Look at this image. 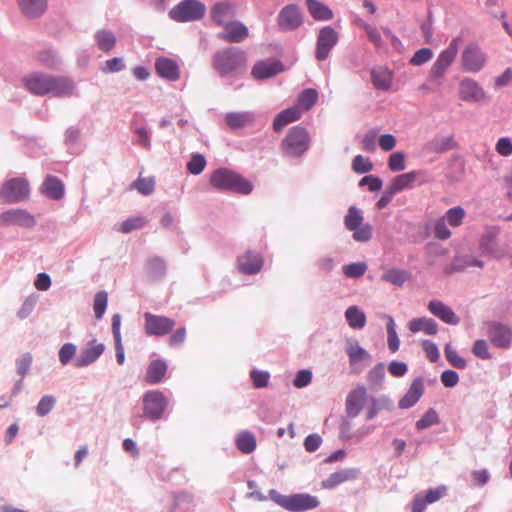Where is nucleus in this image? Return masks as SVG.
<instances>
[{
    "label": "nucleus",
    "instance_id": "f257e3e1",
    "mask_svg": "<svg viewBox=\"0 0 512 512\" xmlns=\"http://www.w3.org/2000/svg\"><path fill=\"white\" fill-rule=\"evenodd\" d=\"M26 89L37 96L52 93L56 97H70L74 94L75 83L68 77L52 76L33 72L23 78Z\"/></svg>",
    "mask_w": 512,
    "mask_h": 512
},
{
    "label": "nucleus",
    "instance_id": "f03ea898",
    "mask_svg": "<svg viewBox=\"0 0 512 512\" xmlns=\"http://www.w3.org/2000/svg\"><path fill=\"white\" fill-rule=\"evenodd\" d=\"M246 66V53L237 47L220 49L212 57V67L221 77L239 75Z\"/></svg>",
    "mask_w": 512,
    "mask_h": 512
},
{
    "label": "nucleus",
    "instance_id": "7ed1b4c3",
    "mask_svg": "<svg viewBox=\"0 0 512 512\" xmlns=\"http://www.w3.org/2000/svg\"><path fill=\"white\" fill-rule=\"evenodd\" d=\"M210 184L217 190L248 195L253 184L239 173L228 168H219L210 175Z\"/></svg>",
    "mask_w": 512,
    "mask_h": 512
},
{
    "label": "nucleus",
    "instance_id": "20e7f679",
    "mask_svg": "<svg viewBox=\"0 0 512 512\" xmlns=\"http://www.w3.org/2000/svg\"><path fill=\"white\" fill-rule=\"evenodd\" d=\"M311 136L301 125L290 128L280 143V149L285 157L299 158L310 148Z\"/></svg>",
    "mask_w": 512,
    "mask_h": 512
},
{
    "label": "nucleus",
    "instance_id": "39448f33",
    "mask_svg": "<svg viewBox=\"0 0 512 512\" xmlns=\"http://www.w3.org/2000/svg\"><path fill=\"white\" fill-rule=\"evenodd\" d=\"M272 499L281 507L292 512H302L318 507L319 500L310 494H294L290 496L280 495L271 491Z\"/></svg>",
    "mask_w": 512,
    "mask_h": 512
},
{
    "label": "nucleus",
    "instance_id": "423d86ee",
    "mask_svg": "<svg viewBox=\"0 0 512 512\" xmlns=\"http://www.w3.org/2000/svg\"><path fill=\"white\" fill-rule=\"evenodd\" d=\"M205 11L203 3L197 0H184L170 10L169 16L177 22H190L203 18Z\"/></svg>",
    "mask_w": 512,
    "mask_h": 512
},
{
    "label": "nucleus",
    "instance_id": "0eeeda50",
    "mask_svg": "<svg viewBox=\"0 0 512 512\" xmlns=\"http://www.w3.org/2000/svg\"><path fill=\"white\" fill-rule=\"evenodd\" d=\"M363 216L360 210L351 206L345 216L344 223L348 230L353 231V239L357 242H367L372 237V227L362 224Z\"/></svg>",
    "mask_w": 512,
    "mask_h": 512
},
{
    "label": "nucleus",
    "instance_id": "6e6552de",
    "mask_svg": "<svg viewBox=\"0 0 512 512\" xmlns=\"http://www.w3.org/2000/svg\"><path fill=\"white\" fill-rule=\"evenodd\" d=\"M169 399L158 390H151L143 396V411L144 415L152 421L162 418Z\"/></svg>",
    "mask_w": 512,
    "mask_h": 512
},
{
    "label": "nucleus",
    "instance_id": "1a4fd4ad",
    "mask_svg": "<svg viewBox=\"0 0 512 512\" xmlns=\"http://www.w3.org/2000/svg\"><path fill=\"white\" fill-rule=\"evenodd\" d=\"M459 98L467 103H487L490 98L482 86L474 79L465 77L460 80L458 85Z\"/></svg>",
    "mask_w": 512,
    "mask_h": 512
},
{
    "label": "nucleus",
    "instance_id": "9d476101",
    "mask_svg": "<svg viewBox=\"0 0 512 512\" xmlns=\"http://www.w3.org/2000/svg\"><path fill=\"white\" fill-rule=\"evenodd\" d=\"M487 63V55L477 44L467 45L461 54L462 69L468 73H478Z\"/></svg>",
    "mask_w": 512,
    "mask_h": 512
},
{
    "label": "nucleus",
    "instance_id": "9b49d317",
    "mask_svg": "<svg viewBox=\"0 0 512 512\" xmlns=\"http://www.w3.org/2000/svg\"><path fill=\"white\" fill-rule=\"evenodd\" d=\"M144 331L148 336L162 337L173 331L175 321L169 317L144 313Z\"/></svg>",
    "mask_w": 512,
    "mask_h": 512
},
{
    "label": "nucleus",
    "instance_id": "f8f14e48",
    "mask_svg": "<svg viewBox=\"0 0 512 512\" xmlns=\"http://www.w3.org/2000/svg\"><path fill=\"white\" fill-rule=\"evenodd\" d=\"M338 40L339 33L333 27L325 26L321 28L317 36L315 58L318 61L326 60Z\"/></svg>",
    "mask_w": 512,
    "mask_h": 512
},
{
    "label": "nucleus",
    "instance_id": "ddd939ff",
    "mask_svg": "<svg viewBox=\"0 0 512 512\" xmlns=\"http://www.w3.org/2000/svg\"><path fill=\"white\" fill-rule=\"evenodd\" d=\"M29 195V184L24 178L8 180L0 191V196L8 203L19 202Z\"/></svg>",
    "mask_w": 512,
    "mask_h": 512
},
{
    "label": "nucleus",
    "instance_id": "4468645a",
    "mask_svg": "<svg viewBox=\"0 0 512 512\" xmlns=\"http://www.w3.org/2000/svg\"><path fill=\"white\" fill-rule=\"evenodd\" d=\"M486 334L495 347L507 349L512 345V329L503 323L488 322Z\"/></svg>",
    "mask_w": 512,
    "mask_h": 512
},
{
    "label": "nucleus",
    "instance_id": "2eb2a0df",
    "mask_svg": "<svg viewBox=\"0 0 512 512\" xmlns=\"http://www.w3.org/2000/svg\"><path fill=\"white\" fill-rule=\"evenodd\" d=\"M499 233L500 230L496 226L486 228L479 239V249L483 255H489L496 259H501L506 255L503 250L497 247V237Z\"/></svg>",
    "mask_w": 512,
    "mask_h": 512
},
{
    "label": "nucleus",
    "instance_id": "dca6fc26",
    "mask_svg": "<svg viewBox=\"0 0 512 512\" xmlns=\"http://www.w3.org/2000/svg\"><path fill=\"white\" fill-rule=\"evenodd\" d=\"M222 28L217 36L228 43H241L249 36L248 28L240 21L232 20Z\"/></svg>",
    "mask_w": 512,
    "mask_h": 512
},
{
    "label": "nucleus",
    "instance_id": "f3484780",
    "mask_svg": "<svg viewBox=\"0 0 512 512\" xmlns=\"http://www.w3.org/2000/svg\"><path fill=\"white\" fill-rule=\"evenodd\" d=\"M278 26L283 31L297 29L302 24V16L296 5L285 6L278 14Z\"/></svg>",
    "mask_w": 512,
    "mask_h": 512
},
{
    "label": "nucleus",
    "instance_id": "a211bd4d",
    "mask_svg": "<svg viewBox=\"0 0 512 512\" xmlns=\"http://www.w3.org/2000/svg\"><path fill=\"white\" fill-rule=\"evenodd\" d=\"M263 266V258L259 253L247 251L237 259L239 271L246 275L258 273Z\"/></svg>",
    "mask_w": 512,
    "mask_h": 512
},
{
    "label": "nucleus",
    "instance_id": "6ab92c4d",
    "mask_svg": "<svg viewBox=\"0 0 512 512\" xmlns=\"http://www.w3.org/2000/svg\"><path fill=\"white\" fill-rule=\"evenodd\" d=\"M155 71L159 77L168 81H177L180 78V68L171 58L161 56L155 61Z\"/></svg>",
    "mask_w": 512,
    "mask_h": 512
},
{
    "label": "nucleus",
    "instance_id": "aec40b11",
    "mask_svg": "<svg viewBox=\"0 0 512 512\" xmlns=\"http://www.w3.org/2000/svg\"><path fill=\"white\" fill-rule=\"evenodd\" d=\"M367 397L364 386H357L351 390L346 398V413L349 417H356L362 410Z\"/></svg>",
    "mask_w": 512,
    "mask_h": 512
},
{
    "label": "nucleus",
    "instance_id": "412c9836",
    "mask_svg": "<svg viewBox=\"0 0 512 512\" xmlns=\"http://www.w3.org/2000/svg\"><path fill=\"white\" fill-rule=\"evenodd\" d=\"M448 70V51H443L436 62L433 64L428 85L430 88H436L445 82V75Z\"/></svg>",
    "mask_w": 512,
    "mask_h": 512
},
{
    "label": "nucleus",
    "instance_id": "4be33fe9",
    "mask_svg": "<svg viewBox=\"0 0 512 512\" xmlns=\"http://www.w3.org/2000/svg\"><path fill=\"white\" fill-rule=\"evenodd\" d=\"M0 221L4 225H17L22 227H31L34 225V217L22 209H12L5 211L0 216Z\"/></svg>",
    "mask_w": 512,
    "mask_h": 512
},
{
    "label": "nucleus",
    "instance_id": "5701e85b",
    "mask_svg": "<svg viewBox=\"0 0 512 512\" xmlns=\"http://www.w3.org/2000/svg\"><path fill=\"white\" fill-rule=\"evenodd\" d=\"M210 14L212 21L222 27L234 19L235 7L229 2H219L211 8Z\"/></svg>",
    "mask_w": 512,
    "mask_h": 512
},
{
    "label": "nucleus",
    "instance_id": "b1692460",
    "mask_svg": "<svg viewBox=\"0 0 512 512\" xmlns=\"http://www.w3.org/2000/svg\"><path fill=\"white\" fill-rule=\"evenodd\" d=\"M104 350V344L97 343L96 340L91 341L76 358L75 366L81 368L92 364L103 354Z\"/></svg>",
    "mask_w": 512,
    "mask_h": 512
},
{
    "label": "nucleus",
    "instance_id": "393cba45",
    "mask_svg": "<svg viewBox=\"0 0 512 512\" xmlns=\"http://www.w3.org/2000/svg\"><path fill=\"white\" fill-rule=\"evenodd\" d=\"M283 71V66L277 61H258L251 70L254 79L263 80Z\"/></svg>",
    "mask_w": 512,
    "mask_h": 512
},
{
    "label": "nucleus",
    "instance_id": "a878e982",
    "mask_svg": "<svg viewBox=\"0 0 512 512\" xmlns=\"http://www.w3.org/2000/svg\"><path fill=\"white\" fill-rule=\"evenodd\" d=\"M425 390L424 381L422 378H416L410 385L407 393L399 400V407L401 409H408L414 406L421 396L423 395Z\"/></svg>",
    "mask_w": 512,
    "mask_h": 512
},
{
    "label": "nucleus",
    "instance_id": "bb28decb",
    "mask_svg": "<svg viewBox=\"0 0 512 512\" xmlns=\"http://www.w3.org/2000/svg\"><path fill=\"white\" fill-rule=\"evenodd\" d=\"M167 363L162 359H156L149 363L144 376V381L148 384L160 383L167 372Z\"/></svg>",
    "mask_w": 512,
    "mask_h": 512
},
{
    "label": "nucleus",
    "instance_id": "cd10ccee",
    "mask_svg": "<svg viewBox=\"0 0 512 512\" xmlns=\"http://www.w3.org/2000/svg\"><path fill=\"white\" fill-rule=\"evenodd\" d=\"M371 81L375 89L388 91L392 85L393 74L387 67L373 68Z\"/></svg>",
    "mask_w": 512,
    "mask_h": 512
},
{
    "label": "nucleus",
    "instance_id": "c85d7f7f",
    "mask_svg": "<svg viewBox=\"0 0 512 512\" xmlns=\"http://www.w3.org/2000/svg\"><path fill=\"white\" fill-rule=\"evenodd\" d=\"M302 113L298 106H293L281 111L273 121V130L281 132L285 126L300 119Z\"/></svg>",
    "mask_w": 512,
    "mask_h": 512
},
{
    "label": "nucleus",
    "instance_id": "c756f323",
    "mask_svg": "<svg viewBox=\"0 0 512 512\" xmlns=\"http://www.w3.org/2000/svg\"><path fill=\"white\" fill-rule=\"evenodd\" d=\"M41 192L50 199L59 200L64 195V185L55 176H48L41 185Z\"/></svg>",
    "mask_w": 512,
    "mask_h": 512
},
{
    "label": "nucleus",
    "instance_id": "7c9ffc66",
    "mask_svg": "<svg viewBox=\"0 0 512 512\" xmlns=\"http://www.w3.org/2000/svg\"><path fill=\"white\" fill-rule=\"evenodd\" d=\"M358 476V471L355 469H344L334 472L328 478L322 481V487L331 489L346 481L355 479Z\"/></svg>",
    "mask_w": 512,
    "mask_h": 512
},
{
    "label": "nucleus",
    "instance_id": "2f4dec72",
    "mask_svg": "<svg viewBox=\"0 0 512 512\" xmlns=\"http://www.w3.org/2000/svg\"><path fill=\"white\" fill-rule=\"evenodd\" d=\"M227 126L232 130L241 129L254 122L251 112H229L225 116Z\"/></svg>",
    "mask_w": 512,
    "mask_h": 512
},
{
    "label": "nucleus",
    "instance_id": "473e14b6",
    "mask_svg": "<svg viewBox=\"0 0 512 512\" xmlns=\"http://www.w3.org/2000/svg\"><path fill=\"white\" fill-rule=\"evenodd\" d=\"M408 328L412 333L423 331L427 335L437 333V324L431 318L420 317L414 318L408 323Z\"/></svg>",
    "mask_w": 512,
    "mask_h": 512
},
{
    "label": "nucleus",
    "instance_id": "72a5a7b5",
    "mask_svg": "<svg viewBox=\"0 0 512 512\" xmlns=\"http://www.w3.org/2000/svg\"><path fill=\"white\" fill-rule=\"evenodd\" d=\"M21 11L28 17H38L44 13L47 0H18Z\"/></svg>",
    "mask_w": 512,
    "mask_h": 512
},
{
    "label": "nucleus",
    "instance_id": "f704fd0d",
    "mask_svg": "<svg viewBox=\"0 0 512 512\" xmlns=\"http://www.w3.org/2000/svg\"><path fill=\"white\" fill-rule=\"evenodd\" d=\"M353 24L356 25L357 27L362 28L365 31L366 37L375 47L382 46L383 40L381 37V33L376 26L367 23L358 16L353 19Z\"/></svg>",
    "mask_w": 512,
    "mask_h": 512
},
{
    "label": "nucleus",
    "instance_id": "c9c22d12",
    "mask_svg": "<svg viewBox=\"0 0 512 512\" xmlns=\"http://www.w3.org/2000/svg\"><path fill=\"white\" fill-rule=\"evenodd\" d=\"M306 5L315 20H331L333 18L331 9L317 0H306Z\"/></svg>",
    "mask_w": 512,
    "mask_h": 512
},
{
    "label": "nucleus",
    "instance_id": "e433bc0d",
    "mask_svg": "<svg viewBox=\"0 0 512 512\" xmlns=\"http://www.w3.org/2000/svg\"><path fill=\"white\" fill-rule=\"evenodd\" d=\"M418 177V172L411 171L407 173L400 174L392 179L389 183V187L395 192L398 193L404 189L410 188L413 186L414 182Z\"/></svg>",
    "mask_w": 512,
    "mask_h": 512
},
{
    "label": "nucleus",
    "instance_id": "4c0bfd02",
    "mask_svg": "<svg viewBox=\"0 0 512 512\" xmlns=\"http://www.w3.org/2000/svg\"><path fill=\"white\" fill-rule=\"evenodd\" d=\"M235 444L242 453L249 454L256 448V438L251 432L243 431L237 435Z\"/></svg>",
    "mask_w": 512,
    "mask_h": 512
},
{
    "label": "nucleus",
    "instance_id": "58836bf2",
    "mask_svg": "<svg viewBox=\"0 0 512 512\" xmlns=\"http://www.w3.org/2000/svg\"><path fill=\"white\" fill-rule=\"evenodd\" d=\"M345 318L353 329H361L366 324V316L357 306H350L345 312Z\"/></svg>",
    "mask_w": 512,
    "mask_h": 512
},
{
    "label": "nucleus",
    "instance_id": "ea45409f",
    "mask_svg": "<svg viewBox=\"0 0 512 512\" xmlns=\"http://www.w3.org/2000/svg\"><path fill=\"white\" fill-rule=\"evenodd\" d=\"M351 365L357 364L366 359H370V354L362 348L357 341L349 343L346 348Z\"/></svg>",
    "mask_w": 512,
    "mask_h": 512
},
{
    "label": "nucleus",
    "instance_id": "a19ab883",
    "mask_svg": "<svg viewBox=\"0 0 512 512\" xmlns=\"http://www.w3.org/2000/svg\"><path fill=\"white\" fill-rule=\"evenodd\" d=\"M318 99V93L313 88L305 89L298 97L297 105L299 109L301 110V113L303 111H308L312 108V106L316 103Z\"/></svg>",
    "mask_w": 512,
    "mask_h": 512
},
{
    "label": "nucleus",
    "instance_id": "79ce46f5",
    "mask_svg": "<svg viewBox=\"0 0 512 512\" xmlns=\"http://www.w3.org/2000/svg\"><path fill=\"white\" fill-rule=\"evenodd\" d=\"M130 188L137 190L142 195H150L155 189V178L139 176L132 182Z\"/></svg>",
    "mask_w": 512,
    "mask_h": 512
},
{
    "label": "nucleus",
    "instance_id": "37998d69",
    "mask_svg": "<svg viewBox=\"0 0 512 512\" xmlns=\"http://www.w3.org/2000/svg\"><path fill=\"white\" fill-rule=\"evenodd\" d=\"M382 279L397 287H401L409 279V273L399 269H389L383 275Z\"/></svg>",
    "mask_w": 512,
    "mask_h": 512
},
{
    "label": "nucleus",
    "instance_id": "c03bdc74",
    "mask_svg": "<svg viewBox=\"0 0 512 512\" xmlns=\"http://www.w3.org/2000/svg\"><path fill=\"white\" fill-rule=\"evenodd\" d=\"M146 270L152 277H161L165 274L166 265L162 258L154 256L147 260Z\"/></svg>",
    "mask_w": 512,
    "mask_h": 512
},
{
    "label": "nucleus",
    "instance_id": "a18cd8bd",
    "mask_svg": "<svg viewBox=\"0 0 512 512\" xmlns=\"http://www.w3.org/2000/svg\"><path fill=\"white\" fill-rule=\"evenodd\" d=\"M95 38L99 49L103 51H110L116 43L114 34L106 30L97 32Z\"/></svg>",
    "mask_w": 512,
    "mask_h": 512
},
{
    "label": "nucleus",
    "instance_id": "49530a36",
    "mask_svg": "<svg viewBox=\"0 0 512 512\" xmlns=\"http://www.w3.org/2000/svg\"><path fill=\"white\" fill-rule=\"evenodd\" d=\"M147 223V219L144 216H136L129 218L119 224L118 231L122 233H130L133 230L144 227Z\"/></svg>",
    "mask_w": 512,
    "mask_h": 512
},
{
    "label": "nucleus",
    "instance_id": "de8ad7c7",
    "mask_svg": "<svg viewBox=\"0 0 512 512\" xmlns=\"http://www.w3.org/2000/svg\"><path fill=\"white\" fill-rule=\"evenodd\" d=\"M108 302V295L105 291H99L94 297L93 309L97 319L102 318Z\"/></svg>",
    "mask_w": 512,
    "mask_h": 512
},
{
    "label": "nucleus",
    "instance_id": "09e8293b",
    "mask_svg": "<svg viewBox=\"0 0 512 512\" xmlns=\"http://www.w3.org/2000/svg\"><path fill=\"white\" fill-rule=\"evenodd\" d=\"M56 403V399L52 395H45L41 398L36 406V413L38 416L43 417L52 411Z\"/></svg>",
    "mask_w": 512,
    "mask_h": 512
},
{
    "label": "nucleus",
    "instance_id": "8fccbe9b",
    "mask_svg": "<svg viewBox=\"0 0 512 512\" xmlns=\"http://www.w3.org/2000/svg\"><path fill=\"white\" fill-rule=\"evenodd\" d=\"M206 166V159L201 154L192 155L190 161L187 163V170L193 174H200Z\"/></svg>",
    "mask_w": 512,
    "mask_h": 512
},
{
    "label": "nucleus",
    "instance_id": "3c124183",
    "mask_svg": "<svg viewBox=\"0 0 512 512\" xmlns=\"http://www.w3.org/2000/svg\"><path fill=\"white\" fill-rule=\"evenodd\" d=\"M367 270V265L363 262L351 263L343 267V272L348 278H359Z\"/></svg>",
    "mask_w": 512,
    "mask_h": 512
},
{
    "label": "nucleus",
    "instance_id": "603ef678",
    "mask_svg": "<svg viewBox=\"0 0 512 512\" xmlns=\"http://www.w3.org/2000/svg\"><path fill=\"white\" fill-rule=\"evenodd\" d=\"M352 168L357 173H367L373 168V164L369 158L357 155L352 161Z\"/></svg>",
    "mask_w": 512,
    "mask_h": 512
},
{
    "label": "nucleus",
    "instance_id": "864d4df0",
    "mask_svg": "<svg viewBox=\"0 0 512 512\" xmlns=\"http://www.w3.org/2000/svg\"><path fill=\"white\" fill-rule=\"evenodd\" d=\"M433 53L429 48H421L417 50L412 58L410 59V64L413 66H420L432 59Z\"/></svg>",
    "mask_w": 512,
    "mask_h": 512
},
{
    "label": "nucleus",
    "instance_id": "5fc2aeb1",
    "mask_svg": "<svg viewBox=\"0 0 512 512\" xmlns=\"http://www.w3.org/2000/svg\"><path fill=\"white\" fill-rule=\"evenodd\" d=\"M37 59L40 64L47 68H54L60 62L58 57L50 50L41 51L38 54Z\"/></svg>",
    "mask_w": 512,
    "mask_h": 512
},
{
    "label": "nucleus",
    "instance_id": "6e6d98bb",
    "mask_svg": "<svg viewBox=\"0 0 512 512\" xmlns=\"http://www.w3.org/2000/svg\"><path fill=\"white\" fill-rule=\"evenodd\" d=\"M429 311L439 317L445 323H448V308L439 301H430L428 304Z\"/></svg>",
    "mask_w": 512,
    "mask_h": 512
},
{
    "label": "nucleus",
    "instance_id": "4d7b16f0",
    "mask_svg": "<svg viewBox=\"0 0 512 512\" xmlns=\"http://www.w3.org/2000/svg\"><path fill=\"white\" fill-rule=\"evenodd\" d=\"M388 167L393 172L402 171L405 169V156L402 152H395L390 155L388 160Z\"/></svg>",
    "mask_w": 512,
    "mask_h": 512
},
{
    "label": "nucleus",
    "instance_id": "13d9d810",
    "mask_svg": "<svg viewBox=\"0 0 512 512\" xmlns=\"http://www.w3.org/2000/svg\"><path fill=\"white\" fill-rule=\"evenodd\" d=\"M465 169V162L461 157H453L450 159V180L458 179Z\"/></svg>",
    "mask_w": 512,
    "mask_h": 512
},
{
    "label": "nucleus",
    "instance_id": "bf43d9fd",
    "mask_svg": "<svg viewBox=\"0 0 512 512\" xmlns=\"http://www.w3.org/2000/svg\"><path fill=\"white\" fill-rule=\"evenodd\" d=\"M495 150L503 157L510 156L512 154V139L510 137L499 138L496 142Z\"/></svg>",
    "mask_w": 512,
    "mask_h": 512
},
{
    "label": "nucleus",
    "instance_id": "052dcab7",
    "mask_svg": "<svg viewBox=\"0 0 512 512\" xmlns=\"http://www.w3.org/2000/svg\"><path fill=\"white\" fill-rule=\"evenodd\" d=\"M438 422L437 413L434 410H428L422 418L416 422V427L419 430L430 427L431 425Z\"/></svg>",
    "mask_w": 512,
    "mask_h": 512
},
{
    "label": "nucleus",
    "instance_id": "680f3d73",
    "mask_svg": "<svg viewBox=\"0 0 512 512\" xmlns=\"http://www.w3.org/2000/svg\"><path fill=\"white\" fill-rule=\"evenodd\" d=\"M385 377V366L383 363L375 365L368 373V379L371 383L381 384Z\"/></svg>",
    "mask_w": 512,
    "mask_h": 512
},
{
    "label": "nucleus",
    "instance_id": "e2e57ef3",
    "mask_svg": "<svg viewBox=\"0 0 512 512\" xmlns=\"http://www.w3.org/2000/svg\"><path fill=\"white\" fill-rule=\"evenodd\" d=\"M472 351L474 355L479 357L480 359H489L491 356L487 342L482 339L476 340L474 342Z\"/></svg>",
    "mask_w": 512,
    "mask_h": 512
},
{
    "label": "nucleus",
    "instance_id": "0e129e2a",
    "mask_svg": "<svg viewBox=\"0 0 512 512\" xmlns=\"http://www.w3.org/2000/svg\"><path fill=\"white\" fill-rule=\"evenodd\" d=\"M251 378L255 388H264L268 385L269 373L266 371L253 370L251 372Z\"/></svg>",
    "mask_w": 512,
    "mask_h": 512
},
{
    "label": "nucleus",
    "instance_id": "69168bd1",
    "mask_svg": "<svg viewBox=\"0 0 512 512\" xmlns=\"http://www.w3.org/2000/svg\"><path fill=\"white\" fill-rule=\"evenodd\" d=\"M76 346L72 343L64 344L59 351V360L63 365H66L75 355Z\"/></svg>",
    "mask_w": 512,
    "mask_h": 512
},
{
    "label": "nucleus",
    "instance_id": "338daca9",
    "mask_svg": "<svg viewBox=\"0 0 512 512\" xmlns=\"http://www.w3.org/2000/svg\"><path fill=\"white\" fill-rule=\"evenodd\" d=\"M465 215V210L460 206L450 208V226H460L463 222Z\"/></svg>",
    "mask_w": 512,
    "mask_h": 512
},
{
    "label": "nucleus",
    "instance_id": "774afa93",
    "mask_svg": "<svg viewBox=\"0 0 512 512\" xmlns=\"http://www.w3.org/2000/svg\"><path fill=\"white\" fill-rule=\"evenodd\" d=\"M311 379L312 373L310 370H300L293 381V385L296 388H303L311 382Z\"/></svg>",
    "mask_w": 512,
    "mask_h": 512
}]
</instances>
